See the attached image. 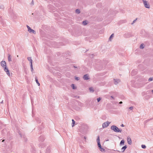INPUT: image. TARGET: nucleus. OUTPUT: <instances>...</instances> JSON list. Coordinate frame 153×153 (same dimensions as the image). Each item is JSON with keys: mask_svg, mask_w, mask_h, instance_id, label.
Segmentation results:
<instances>
[{"mask_svg": "<svg viewBox=\"0 0 153 153\" xmlns=\"http://www.w3.org/2000/svg\"><path fill=\"white\" fill-rule=\"evenodd\" d=\"M111 130L116 132L121 133L122 131V129L120 130L117 126L114 125L111 126Z\"/></svg>", "mask_w": 153, "mask_h": 153, "instance_id": "f257e3e1", "label": "nucleus"}, {"mask_svg": "<svg viewBox=\"0 0 153 153\" xmlns=\"http://www.w3.org/2000/svg\"><path fill=\"white\" fill-rule=\"evenodd\" d=\"M27 27L28 29V31L30 33H33L34 34H35L36 33V31L32 29L28 25H27Z\"/></svg>", "mask_w": 153, "mask_h": 153, "instance_id": "f03ea898", "label": "nucleus"}, {"mask_svg": "<svg viewBox=\"0 0 153 153\" xmlns=\"http://www.w3.org/2000/svg\"><path fill=\"white\" fill-rule=\"evenodd\" d=\"M143 1L144 6L146 8H149L150 6L148 2L144 0H143Z\"/></svg>", "mask_w": 153, "mask_h": 153, "instance_id": "7ed1b4c3", "label": "nucleus"}, {"mask_svg": "<svg viewBox=\"0 0 153 153\" xmlns=\"http://www.w3.org/2000/svg\"><path fill=\"white\" fill-rule=\"evenodd\" d=\"M110 123L108 121L103 123L102 124V128H104L107 127L108 126Z\"/></svg>", "mask_w": 153, "mask_h": 153, "instance_id": "20e7f679", "label": "nucleus"}, {"mask_svg": "<svg viewBox=\"0 0 153 153\" xmlns=\"http://www.w3.org/2000/svg\"><path fill=\"white\" fill-rule=\"evenodd\" d=\"M97 145L99 148H100L101 146L100 142V138L99 136H97Z\"/></svg>", "mask_w": 153, "mask_h": 153, "instance_id": "39448f33", "label": "nucleus"}, {"mask_svg": "<svg viewBox=\"0 0 153 153\" xmlns=\"http://www.w3.org/2000/svg\"><path fill=\"white\" fill-rule=\"evenodd\" d=\"M124 36L125 38H129L131 36V35L129 33H127L124 35Z\"/></svg>", "mask_w": 153, "mask_h": 153, "instance_id": "423d86ee", "label": "nucleus"}, {"mask_svg": "<svg viewBox=\"0 0 153 153\" xmlns=\"http://www.w3.org/2000/svg\"><path fill=\"white\" fill-rule=\"evenodd\" d=\"M4 71L6 72L7 74L8 75L10 76V74L9 73V70L8 69V68L7 67V66H5L4 67Z\"/></svg>", "mask_w": 153, "mask_h": 153, "instance_id": "0eeeda50", "label": "nucleus"}, {"mask_svg": "<svg viewBox=\"0 0 153 153\" xmlns=\"http://www.w3.org/2000/svg\"><path fill=\"white\" fill-rule=\"evenodd\" d=\"M114 84L116 85H117L120 81V79H114Z\"/></svg>", "mask_w": 153, "mask_h": 153, "instance_id": "6e6552de", "label": "nucleus"}, {"mask_svg": "<svg viewBox=\"0 0 153 153\" xmlns=\"http://www.w3.org/2000/svg\"><path fill=\"white\" fill-rule=\"evenodd\" d=\"M83 78L84 79L87 80L89 79V75L88 74H85L83 76Z\"/></svg>", "mask_w": 153, "mask_h": 153, "instance_id": "1a4fd4ad", "label": "nucleus"}, {"mask_svg": "<svg viewBox=\"0 0 153 153\" xmlns=\"http://www.w3.org/2000/svg\"><path fill=\"white\" fill-rule=\"evenodd\" d=\"M1 65L2 67L4 68L5 66H6V62L4 61H2L1 62Z\"/></svg>", "mask_w": 153, "mask_h": 153, "instance_id": "9d476101", "label": "nucleus"}, {"mask_svg": "<svg viewBox=\"0 0 153 153\" xmlns=\"http://www.w3.org/2000/svg\"><path fill=\"white\" fill-rule=\"evenodd\" d=\"M127 141L128 143L129 144V145L131 144V142H132L131 140V138L129 137H127Z\"/></svg>", "mask_w": 153, "mask_h": 153, "instance_id": "9b49d317", "label": "nucleus"}, {"mask_svg": "<svg viewBox=\"0 0 153 153\" xmlns=\"http://www.w3.org/2000/svg\"><path fill=\"white\" fill-rule=\"evenodd\" d=\"M127 148V146L126 145H125V146L123 147L121 149V152H123L125 151V150Z\"/></svg>", "mask_w": 153, "mask_h": 153, "instance_id": "f8f14e48", "label": "nucleus"}, {"mask_svg": "<svg viewBox=\"0 0 153 153\" xmlns=\"http://www.w3.org/2000/svg\"><path fill=\"white\" fill-rule=\"evenodd\" d=\"M8 60L9 62L12 61L11 56L10 54H8Z\"/></svg>", "mask_w": 153, "mask_h": 153, "instance_id": "ddd939ff", "label": "nucleus"}, {"mask_svg": "<svg viewBox=\"0 0 153 153\" xmlns=\"http://www.w3.org/2000/svg\"><path fill=\"white\" fill-rule=\"evenodd\" d=\"M137 74V71L135 70H133L131 72V74L134 75L136 74Z\"/></svg>", "mask_w": 153, "mask_h": 153, "instance_id": "4468645a", "label": "nucleus"}, {"mask_svg": "<svg viewBox=\"0 0 153 153\" xmlns=\"http://www.w3.org/2000/svg\"><path fill=\"white\" fill-rule=\"evenodd\" d=\"M51 148L50 147H47L46 149V153H50Z\"/></svg>", "mask_w": 153, "mask_h": 153, "instance_id": "2eb2a0df", "label": "nucleus"}, {"mask_svg": "<svg viewBox=\"0 0 153 153\" xmlns=\"http://www.w3.org/2000/svg\"><path fill=\"white\" fill-rule=\"evenodd\" d=\"M99 149H100V150L101 152H105V149L104 148H102V146L100 148H99Z\"/></svg>", "mask_w": 153, "mask_h": 153, "instance_id": "dca6fc26", "label": "nucleus"}, {"mask_svg": "<svg viewBox=\"0 0 153 153\" xmlns=\"http://www.w3.org/2000/svg\"><path fill=\"white\" fill-rule=\"evenodd\" d=\"M124 141L123 140H122L120 142V145L121 146L122 145H124Z\"/></svg>", "mask_w": 153, "mask_h": 153, "instance_id": "f3484780", "label": "nucleus"}, {"mask_svg": "<svg viewBox=\"0 0 153 153\" xmlns=\"http://www.w3.org/2000/svg\"><path fill=\"white\" fill-rule=\"evenodd\" d=\"M89 90L91 92H93L94 91L93 87H90L89 88Z\"/></svg>", "mask_w": 153, "mask_h": 153, "instance_id": "a211bd4d", "label": "nucleus"}, {"mask_svg": "<svg viewBox=\"0 0 153 153\" xmlns=\"http://www.w3.org/2000/svg\"><path fill=\"white\" fill-rule=\"evenodd\" d=\"M114 34H112L110 36L109 40V41H111V39L114 37Z\"/></svg>", "mask_w": 153, "mask_h": 153, "instance_id": "6ab92c4d", "label": "nucleus"}, {"mask_svg": "<svg viewBox=\"0 0 153 153\" xmlns=\"http://www.w3.org/2000/svg\"><path fill=\"white\" fill-rule=\"evenodd\" d=\"M27 59L28 60L30 61V63H32V60L31 57H28L27 58Z\"/></svg>", "mask_w": 153, "mask_h": 153, "instance_id": "aec40b11", "label": "nucleus"}, {"mask_svg": "<svg viewBox=\"0 0 153 153\" xmlns=\"http://www.w3.org/2000/svg\"><path fill=\"white\" fill-rule=\"evenodd\" d=\"M39 140H40V141H42L44 140V138L42 136H40L39 137Z\"/></svg>", "mask_w": 153, "mask_h": 153, "instance_id": "412c9836", "label": "nucleus"}, {"mask_svg": "<svg viewBox=\"0 0 153 153\" xmlns=\"http://www.w3.org/2000/svg\"><path fill=\"white\" fill-rule=\"evenodd\" d=\"M18 132L19 134L20 135V137H22V132L20 131H18Z\"/></svg>", "mask_w": 153, "mask_h": 153, "instance_id": "4be33fe9", "label": "nucleus"}, {"mask_svg": "<svg viewBox=\"0 0 153 153\" xmlns=\"http://www.w3.org/2000/svg\"><path fill=\"white\" fill-rule=\"evenodd\" d=\"M35 80H36V81L37 84L39 86L40 83H39V82L38 81V80L37 79V77H36L35 78Z\"/></svg>", "mask_w": 153, "mask_h": 153, "instance_id": "5701e85b", "label": "nucleus"}, {"mask_svg": "<svg viewBox=\"0 0 153 153\" xmlns=\"http://www.w3.org/2000/svg\"><path fill=\"white\" fill-rule=\"evenodd\" d=\"M44 146H45V145H44L43 143H41L39 145V146L41 148L43 147Z\"/></svg>", "mask_w": 153, "mask_h": 153, "instance_id": "b1692460", "label": "nucleus"}, {"mask_svg": "<svg viewBox=\"0 0 153 153\" xmlns=\"http://www.w3.org/2000/svg\"><path fill=\"white\" fill-rule=\"evenodd\" d=\"M140 48L142 49L144 48V44H141L140 46Z\"/></svg>", "mask_w": 153, "mask_h": 153, "instance_id": "393cba45", "label": "nucleus"}, {"mask_svg": "<svg viewBox=\"0 0 153 153\" xmlns=\"http://www.w3.org/2000/svg\"><path fill=\"white\" fill-rule=\"evenodd\" d=\"M72 127H73L74 126V124L75 123V122L74 121V120H73V119H72Z\"/></svg>", "mask_w": 153, "mask_h": 153, "instance_id": "a878e982", "label": "nucleus"}, {"mask_svg": "<svg viewBox=\"0 0 153 153\" xmlns=\"http://www.w3.org/2000/svg\"><path fill=\"white\" fill-rule=\"evenodd\" d=\"M71 87L72 88L74 89H75L76 88V87L74 86V85L73 84H72L71 85Z\"/></svg>", "mask_w": 153, "mask_h": 153, "instance_id": "bb28decb", "label": "nucleus"}, {"mask_svg": "<svg viewBox=\"0 0 153 153\" xmlns=\"http://www.w3.org/2000/svg\"><path fill=\"white\" fill-rule=\"evenodd\" d=\"M76 13L79 14L80 13V10L79 9H76Z\"/></svg>", "mask_w": 153, "mask_h": 153, "instance_id": "cd10ccee", "label": "nucleus"}, {"mask_svg": "<svg viewBox=\"0 0 153 153\" xmlns=\"http://www.w3.org/2000/svg\"><path fill=\"white\" fill-rule=\"evenodd\" d=\"M153 80V77H150L149 79V82Z\"/></svg>", "mask_w": 153, "mask_h": 153, "instance_id": "c85d7f7f", "label": "nucleus"}, {"mask_svg": "<svg viewBox=\"0 0 153 153\" xmlns=\"http://www.w3.org/2000/svg\"><path fill=\"white\" fill-rule=\"evenodd\" d=\"M82 24L84 25H85L87 24V22H86V21H83V22H82Z\"/></svg>", "mask_w": 153, "mask_h": 153, "instance_id": "c756f323", "label": "nucleus"}, {"mask_svg": "<svg viewBox=\"0 0 153 153\" xmlns=\"http://www.w3.org/2000/svg\"><path fill=\"white\" fill-rule=\"evenodd\" d=\"M141 147L143 149H145L146 148V146L145 145H141Z\"/></svg>", "mask_w": 153, "mask_h": 153, "instance_id": "7c9ffc66", "label": "nucleus"}, {"mask_svg": "<svg viewBox=\"0 0 153 153\" xmlns=\"http://www.w3.org/2000/svg\"><path fill=\"white\" fill-rule=\"evenodd\" d=\"M151 120V119H149L148 120H146L145 122V123H147L149 121H150Z\"/></svg>", "mask_w": 153, "mask_h": 153, "instance_id": "2f4dec72", "label": "nucleus"}, {"mask_svg": "<svg viewBox=\"0 0 153 153\" xmlns=\"http://www.w3.org/2000/svg\"><path fill=\"white\" fill-rule=\"evenodd\" d=\"M101 100V98L100 97H99V98H97V102H100V100Z\"/></svg>", "mask_w": 153, "mask_h": 153, "instance_id": "473e14b6", "label": "nucleus"}, {"mask_svg": "<svg viewBox=\"0 0 153 153\" xmlns=\"http://www.w3.org/2000/svg\"><path fill=\"white\" fill-rule=\"evenodd\" d=\"M137 19H135L131 23V24L132 25L136 21V20H137Z\"/></svg>", "mask_w": 153, "mask_h": 153, "instance_id": "72a5a7b5", "label": "nucleus"}, {"mask_svg": "<svg viewBox=\"0 0 153 153\" xmlns=\"http://www.w3.org/2000/svg\"><path fill=\"white\" fill-rule=\"evenodd\" d=\"M75 79L76 80H79V78L78 77H76L75 78Z\"/></svg>", "mask_w": 153, "mask_h": 153, "instance_id": "f704fd0d", "label": "nucleus"}, {"mask_svg": "<svg viewBox=\"0 0 153 153\" xmlns=\"http://www.w3.org/2000/svg\"><path fill=\"white\" fill-rule=\"evenodd\" d=\"M134 108V107L133 106L130 107L129 108V109L131 110H132Z\"/></svg>", "mask_w": 153, "mask_h": 153, "instance_id": "c9c22d12", "label": "nucleus"}, {"mask_svg": "<svg viewBox=\"0 0 153 153\" xmlns=\"http://www.w3.org/2000/svg\"><path fill=\"white\" fill-rule=\"evenodd\" d=\"M1 7H0V11H1V9H3L4 7H3V6H1Z\"/></svg>", "mask_w": 153, "mask_h": 153, "instance_id": "e433bc0d", "label": "nucleus"}, {"mask_svg": "<svg viewBox=\"0 0 153 153\" xmlns=\"http://www.w3.org/2000/svg\"><path fill=\"white\" fill-rule=\"evenodd\" d=\"M30 67L31 68H33L32 63H30Z\"/></svg>", "mask_w": 153, "mask_h": 153, "instance_id": "4c0bfd02", "label": "nucleus"}, {"mask_svg": "<svg viewBox=\"0 0 153 153\" xmlns=\"http://www.w3.org/2000/svg\"><path fill=\"white\" fill-rule=\"evenodd\" d=\"M25 135H23V136H22V137L23 138H25Z\"/></svg>", "mask_w": 153, "mask_h": 153, "instance_id": "58836bf2", "label": "nucleus"}, {"mask_svg": "<svg viewBox=\"0 0 153 153\" xmlns=\"http://www.w3.org/2000/svg\"><path fill=\"white\" fill-rule=\"evenodd\" d=\"M33 70V68H31V71H32Z\"/></svg>", "mask_w": 153, "mask_h": 153, "instance_id": "ea45409f", "label": "nucleus"}, {"mask_svg": "<svg viewBox=\"0 0 153 153\" xmlns=\"http://www.w3.org/2000/svg\"><path fill=\"white\" fill-rule=\"evenodd\" d=\"M121 127H123L124 126V125L123 124H122L121 125Z\"/></svg>", "mask_w": 153, "mask_h": 153, "instance_id": "a19ab883", "label": "nucleus"}, {"mask_svg": "<svg viewBox=\"0 0 153 153\" xmlns=\"http://www.w3.org/2000/svg\"><path fill=\"white\" fill-rule=\"evenodd\" d=\"M119 103L120 104H122L123 103V102L122 101H121V102H120Z\"/></svg>", "mask_w": 153, "mask_h": 153, "instance_id": "79ce46f5", "label": "nucleus"}, {"mask_svg": "<svg viewBox=\"0 0 153 153\" xmlns=\"http://www.w3.org/2000/svg\"><path fill=\"white\" fill-rule=\"evenodd\" d=\"M111 97L112 98V99H114V97H113V96H111Z\"/></svg>", "mask_w": 153, "mask_h": 153, "instance_id": "37998d69", "label": "nucleus"}, {"mask_svg": "<svg viewBox=\"0 0 153 153\" xmlns=\"http://www.w3.org/2000/svg\"><path fill=\"white\" fill-rule=\"evenodd\" d=\"M152 93H153V90H152Z\"/></svg>", "mask_w": 153, "mask_h": 153, "instance_id": "c03bdc74", "label": "nucleus"}, {"mask_svg": "<svg viewBox=\"0 0 153 153\" xmlns=\"http://www.w3.org/2000/svg\"><path fill=\"white\" fill-rule=\"evenodd\" d=\"M84 138L85 139H86V137H84Z\"/></svg>", "mask_w": 153, "mask_h": 153, "instance_id": "a18cd8bd", "label": "nucleus"}, {"mask_svg": "<svg viewBox=\"0 0 153 153\" xmlns=\"http://www.w3.org/2000/svg\"><path fill=\"white\" fill-rule=\"evenodd\" d=\"M1 17H0V21H1Z\"/></svg>", "mask_w": 153, "mask_h": 153, "instance_id": "49530a36", "label": "nucleus"}, {"mask_svg": "<svg viewBox=\"0 0 153 153\" xmlns=\"http://www.w3.org/2000/svg\"><path fill=\"white\" fill-rule=\"evenodd\" d=\"M108 141V140H106V141Z\"/></svg>", "mask_w": 153, "mask_h": 153, "instance_id": "de8ad7c7", "label": "nucleus"}, {"mask_svg": "<svg viewBox=\"0 0 153 153\" xmlns=\"http://www.w3.org/2000/svg\"><path fill=\"white\" fill-rule=\"evenodd\" d=\"M17 57H18L19 56H18V55H17Z\"/></svg>", "mask_w": 153, "mask_h": 153, "instance_id": "09e8293b", "label": "nucleus"}, {"mask_svg": "<svg viewBox=\"0 0 153 153\" xmlns=\"http://www.w3.org/2000/svg\"><path fill=\"white\" fill-rule=\"evenodd\" d=\"M74 67L75 68H76L75 66H74Z\"/></svg>", "mask_w": 153, "mask_h": 153, "instance_id": "8fccbe9b", "label": "nucleus"}, {"mask_svg": "<svg viewBox=\"0 0 153 153\" xmlns=\"http://www.w3.org/2000/svg\"><path fill=\"white\" fill-rule=\"evenodd\" d=\"M4 140H3L2 141H3Z\"/></svg>", "mask_w": 153, "mask_h": 153, "instance_id": "3c124183", "label": "nucleus"}, {"mask_svg": "<svg viewBox=\"0 0 153 153\" xmlns=\"http://www.w3.org/2000/svg\"><path fill=\"white\" fill-rule=\"evenodd\" d=\"M152 134L153 135V134Z\"/></svg>", "mask_w": 153, "mask_h": 153, "instance_id": "603ef678", "label": "nucleus"}]
</instances>
